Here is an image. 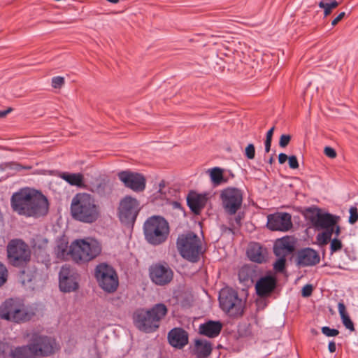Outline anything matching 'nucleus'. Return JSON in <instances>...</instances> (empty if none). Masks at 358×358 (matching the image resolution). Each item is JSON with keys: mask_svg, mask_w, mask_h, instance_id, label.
Segmentation results:
<instances>
[{"mask_svg": "<svg viewBox=\"0 0 358 358\" xmlns=\"http://www.w3.org/2000/svg\"><path fill=\"white\" fill-rule=\"evenodd\" d=\"M8 271L5 266L1 262H0V287L3 286L8 280Z\"/></svg>", "mask_w": 358, "mask_h": 358, "instance_id": "37", "label": "nucleus"}, {"mask_svg": "<svg viewBox=\"0 0 358 358\" xmlns=\"http://www.w3.org/2000/svg\"><path fill=\"white\" fill-rule=\"evenodd\" d=\"M80 275L77 270L69 265L62 266L59 273V287L64 293H70L79 288Z\"/></svg>", "mask_w": 358, "mask_h": 358, "instance_id": "14", "label": "nucleus"}, {"mask_svg": "<svg viewBox=\"0 0 358 358\" xmlns=\"http://www.w3.org/2000/svg\"><path fill=\"white\" fill-rule=\"evenodd\" d=\"M106 188L107 183L104 180H96V183L93 184L91 190L97 194L99 196L103 197L107 194Z\"/></svg>", "mask_w": 358, "mask_h": 358, "instance_id": "34", "label": "nucleus"}, {"mask_svg": "<svg viewBox=\"0 0 358 358\" xmlns=\"http://www.w3.org/2000/svg\"><path fill=\"white\" fill-rule=\"evenodd\" d=\"M273 162H274V158H273V155H271V156L270 157V158L268 159V162L270 164H272L273 163Z\"/></svg>", "mask_w": 358, "mask_h": 358, "instance_id": "58", "label": "nucleus"}, {"mask_svg": "<svg viewBox=\"0 0 358 358\" xmlns=\"http://www.w3.org/2000/svg\"><path fill=\"white\" fill-rule=\"evenodd\" d=\"M31 166H23L17 162H3L0 164V171H4L6 170H14L15 171H21L24 169H31Z\"/></svg>", "mask_w": 358, "mask_h": 358, "instance_id": "33", "label": "nucleus"}, {"mask_svg": "<svg viewBox=\"0 0 358 358\" xmlns=\"http://www.w3.org/2000/svg\"><path fill=\"white\" fill-rule=\"evenodd\" d=\"M322 230L323 231V232L324 234H326V235L329 238H330V239H333L332 238V235L334 234V226L333 227H327V228H324Z\"/></svg>", "mask_w": 358, "mask_h": 358, "instance_id": "48", "label": "nucleus"}, {"mask_svg": "<svg viewBox=\"0 0 358 358\" xmlns=\"http://www.w3.org/2000/svg\"><path fill=\"white\" fill-rule=\"evenodd\" d=\"M173 206L176 208H179V209H182V208L181 203L180 202H178V201H173Z\"/></svg>", "mask_w": 358, "mask_h": 358, "instance_id": "56", "label": "nucleus"}, {"mask_svg": "<svg viewBox=\"0 0 358 358\" xmlns=\"http://www.w3.org/2000/svg\"><path fill=\"white\" fill-rule=\"evenodd\" d=\"M293 227L292 216L286 212H277L267 216L266 227L271 231H288Z\"/></svg>", "mask_w": 358, "mask_h": 358, "instance_id": "17", "label": "nucleus"}, {"mask_svg": "<svg viewBox=\"0 0 358 358\" xmlns=\"http://www.w3.org/2000/svg\"><path fill=\"white\" fill-rule=\"evenodd\" d=\"M13 110L12 108H8L5 110H0V118L6 117L8 113Z\"/></svg>", "mask_w": 358, "mask_h": 358, "instance_id": "53", "label": "nucleus"}, {"mask_svg": "<svg viewBox=\"0 0 358 358\" xmlns=\"http://www.w3.org/2000/svg\"><path fill=\"white\" fill-rule=\"evenodd\" d=\"M208 198L206 194H198L191 190L187 196V205L190 210L196 215H200L206 206Z\"/></svg>", "mask_w": 358, "mask_h": 358, "instance_id": "22", "label": "nucleus"}, {"mask_svg": "<svg viewBox=\"0 0 358 358\" xmlns=\"http://www.w3.org/2000/svg\"><path fill=\"white\" fill-rule=\"evenodd\" d=\"M167 313V306L163 303H159L148 310L144 308L137 310L134 313V323L140 331L152 333L159 327L160 321Z\"/></svg>", "mask_w": 358, "mask_h": 358, "instance_id": "5", "label": "nucleus"}, {"mask_svg": "<svg viewBox=\"0 0 358 358\" xmlns=\"http://www.w3.org/2000/svg\"><path fill=\"white\" fill-rule=\"evenodd\" d=\"M292 139L290 134H282L279 139V146L282 148H286Z\"/></svg>", "mask_w": 358, "mask_h": 358, "instance_id": "42", "label": "nucleus"}, {"mask_svg": "<svg viewBox=\"0 0 358 358\" xmlns=\"http://www.w3.org/2000/svg\"><path fill=\"white\" fill-rule=\"evenodd\" d=\"M350 216L348 217V222L350 224H354L358 221V209L356 206H351L349 209Z\"/></svg>", "mask_w": 358, "mask_h": 358, "instance_id": "38", "label": "nucleus"}, {"mask_svg": "<svg viewBox=\"0 0 358 358\" xmlns=\"http://www.w3.org/2000/svg\"><path fill=\"white\" fill-rule=\"evenodd\" d=\"M107 1L112 3H117L120 0H106Z\"/></svg>", "mask_w": 358, "mask_h": 358, "instance_id": "59", "label": "nucleus"}, {"mask_svg": "<svg viewBox=\"0 0 358 358\" xmlns=\"http://www.w3.org/2000/svg\"><path fill=\"white\" fill-rule=\"evenodd\" d=\"M247 255L253 262L262 264L266 261V249L259 243H251L247 250Z\"/></svg>", "mask_w": 358, "mask_h": 358, "instance_id": "27", "label": "nucleus"}, {"mask_svg": "<svg viewBox=\"0 0 358 358\" xmlns=\"http://www.w3.org/2000/svg\"><path fill=\"white\" fill-rule=\"evenodd\" d=\"M275 131V126H273L266 133V141H272L273 132Z\"/></svg>", "mask_w": 358, "mask_h": 358, "instance_id": "49", "label": "nucleus"}, {"mask_svg": "<svg viewBox=\"0 0 358 358\" xmlns=\"http://www.w3.org/2000/svg\"><path fill=\"white\" fill-rule=\"evenodd\" d=\"M60 178L67 182L72 186H76L78 187H83L84 185V176L80 173H69L62 172L59 175Z\"/></svg>", "mask_w": 358, "mask_h": 358, "instance_id": "29", "label": "nucleus"}, {"mask_svg": "<svg viewBox=\"0 0 358 358\" xmlns=\"http://www.w3.org/2000/svg\"><path fill=\"white\" fill-rule=\"evenodd\" d=\"M94 278L99 287L105 292L112 294L119 286V278L116 270L106 262L99 264L94 269Z\"/></svg>", "mask_w": 358, "mask_h": 358, "instance_id": "11", "label": "nucleus"}, {"mask_svg": "<svg viewBox=\"0 0 358 358\" xmlns=\"http://www.w3.org/2000/svg\"><path fill=\"white\" fill-rule=\"evenodd\" d=\"M217 358H220V355L218 356V357H217Z\"/></svg>", "mask_w": 358, "mask_h": 358, "instance_id": "62", "label": "nucleus"}, {"mask_svg": "<svg viewBox=\"0 0 358 358\" xmlns=\"http://www.w3.org/2000/svg\"><path fill=\"white\" fill-rule=\"evenodd\" d=\"M271 143H272V141L265 140V141H264L265 152L268 153L270 152L271 147Z\"/></svg>", "mask_w": 358, "mask_h": 358, "instance_id": "54", "label": "nucleus"}, {"mask_svg": "<svg viewBox=\"0 0 358 358\" xmlns=\"http://www.w3.org/2000/svg\"><path fill=\"white\" fill-rule=\"evenodd\" d=\"M217 348L219 349V348H222V346L221 345H218Z\"/></svg>", "mask_w": 358, "mask_h": 358, "instance_id": "60", "label": "nucleus"}, {"mask_svg": "<svg viewBox=\"0 0 358 358\" xmlns=\"http://www.w3.org/2000/svg\"><path fill=\"white\" fill-rule=\"evenodd\" d=\"M218 301L222 310L229 316L237 317L243 315L245 303L234 289L228 287L222 288L220 291Z\"/></svg>", "mask_w": 358, "mask_h": 358, "instance_id": "10", "label": "nucleus"}, {"mask_svg": "<svg viewBox=\"0 0 358 358\" xmlns=\"http://www.w3.org/2000/svg\"><path fill=\"white\" fill-rule=\"evenodd\" d=\"M6 345L0 342V358H7V357H11V358H27L28 355L31 353V343L28 345L18 346L14 350H11L8 354L6 350Z\"/></svg>", "mask_w": 358, "mask_h": 358, "instance_id": "28", "label": "nucleus"}, {"mask_svg": "<svg viewBox=\"0 0 358 358\" xmlns=\"http://www.w3.org/2000/svg\"><path fill=\"white\" fill-rule=\"evenodd\" d=\"M328 350H329V352H331V353H334L336 352V343L334 341H331L329 342Z\"/></svg>", "mask_w": 358, "mask_h": 358, "instance_id": "52", "label": "nucleus"}, {"mask_svg": "<svg viewBox=\"0 0 358 358\" xmlns=\"http://www.w3.org/2000/svg\"><path fill=\"white\" fill-rule=\"evenodd\" d=\"M241 216L240 214H238L236 216L235 221H236V224H238V225H241Z\"/></svg>", "mask_w": 358, "mask_h": 358, "instance_id": "57", "label": "nucleus"}, {"mask_svg": "<svg viewBox=\"0 0 358 358\" xmlns=\"http://www.w3.org/2000/svg\"><path fill=\"white\" fill-rule=\"evenodd\" d=\"M143 229L145 241L154 246L165 243L170 233L168 221L160 215L148 217L143 224Z\"/></svg>", "mask_w": 358, "mask_h": 358, "instance_id": "6", "label": "nucleus"}, {"mask_svg": "<svg viewBox=\"0 0 358 358\" xmlns=\"http://www.w3.org/2000/svg\"><path fill=\"white\" fill-rule=\"evenodd\" d=\"M287 160L290 169H296L299 167L297 157L295 155L289 156Z\"/></svg>", "mask_w": 358, "mask_h": 358, "instance_id": "45", "label": "nucleus"}, {"mask_svg": "<svg viewBox=\"0 0 358 358\" xmlns=\"http://www.w3.org/2000/svg\"><path fill=\"white\" fill-rule=\"evenodd\" d=\"M334 231L335 237L338 238V236H340V234L341 233V227L339 225V222H337L336 224H335L334 225Z\"/></svg>", "mask_w": 358, "mask_h": 358, "instance_id": "50", "label": "nucleus"}, {"mask_svg": "<svg viewBox=\"0 0 358 358\" xmlns=\"http://www.w3.org/2000/svg\"><path fill=\"white\" fill-rule=\"evenodd\" d=\"M149 277L155 285L165 286L172 281L173 271L166 262H157L150 266Z\"/></svg>", "mask_w": 358, "mask_h": 358, "instance_id": "15", "label": "nucleus"}, {"mask_svg": "<svg viewBox=\"0 0 358 358\" xmlns=\"http://www.w3.org/2000/svg\"><path fill=\"white\" fill-rule=\"evenodd\" d=\"M167 339L170 345L180 350L188 344L189 335L184 329L175 327L169 331Z\"/></svg>", "mask_w": 358, "mask_h": 358, "instance_id": "21", "label": "nucleus"}, {"mask_svg": "<svg viewBox=\"0 0 358 358\" xmlns=\"http://www.w3.org/2000/svg\"><path fill=\"white\" fill-rule=\"evenodd\" d=\"M208 172L209 173L211 182L214 186H217L227 182V179L224 177V170L222 168L215 166L209 169Z\"/></svg>", "mask_w": 358, "mask_h": 358, "instance_id": "31", "label": "nucleus"}, {"mask_svg": "<svg viewBox=\"0 0 358 358\" xmlns=\"http://www.w3.org/2000/svg\"><path fill=\"white\" fill-rule=\"evenodd\" d=\"M245 156L248 159H253L255 157V147L253 143H249L245 149Z\"/></svg>", "mask_w": 358, "mask_h": 358, "instance_id": "41", "label": "nucleus"}, {"mask_svg": "<svg viewBox=\"0 0 358 358\" xmlns=\"http://www.w3.org/2000/svg\"><path fill=\"white\" fill-rule=\"evenodd\" d=\"M324 153L327 157L331 159H334L337 156L336 150L330 146H326L324 148Z\"/></svg>", "mask_w": 358, "mask_h": 358, "instance_id": "46", "label": "nucleus"}, {"mask_svg": "<svg viewBox=\"0 0 358 358\" xmlns=\"http://www.w3.org/2000/svg\"><path fill=\"white\" fill-rule=\"evenodd\" d=\"M294 258V262L299 268L314 266L320 262L319 252L310 247L297 250Z\"/></svg>", "mask_w": 358, "mask_h": 358, "instance_id": "18", "label": "nucleus"}, {"mask_svg": "<svg viewBox=\"0 0 358 358\" xmlns=\"http://www.w3.org/2000/svg\"><path fill=\"white\" fill-rule=\"evenodd\" d=\"M64 84V78L62 76H55L52 78V87L59 89Z\"/></svg>", "mask_w": 358, "mask_h": 358, "instance_id": "44", "label": "nucleus"}, {"mask_svg": "<svg viewBox=\"0 0 358 358\" xmlns=\"http://www.w3.org/2000/svg\"><path fill=\"white\" fill-rule=\"evenodd\" d=\"M94 350H95L94 355L92 356L90 358H101V355L99 352L98 349L96 348H95Z\"/></svg>", "mask_w": 358, "mask_h": 358, "instance_id": "55", "label": "nucleus"}, {"mask_svg": "<svg viewBox=\"0 0 358 358\" xmlns=\"http://www.w3.org/2000/svg\"><path fill=\"white\" fill-rule=\"evenodd\" d=\"M117 176L125 187L135 192H142L145 189L146 178L142 173L125 170L118 172Z\"/></svg>", "mask_w": 358, "mask_h": 358, "instance_id": "16", "label": "nucleus"}, {"mask_svg": "<svg viewBox=\"0 0 358 358\" xmlns=\"http://www.w3.org/2000/svg\"><path fill=\"white\" fill-rule=\"evenodd\" d=\"M222 327L223 324L220 320H209L199 325V333L201 335L213 338L220 335Z\"/></svg>", "mask_w": 358, "mask_h": 358, "instance_id": "25", "label": "nucleus"}, {"mask_svg": "<svg viewBox=\"0 0 358 358\" xmlns=\"http://www.w3.org/2000/svg\"><path fill=\"white\" fill-rule=\"evenodd\" d=\"M220 200L224 213L235 215L242 206L243 192L238 187H227L221 190Z\"/></svg>", "mask_w": 358, "mask_h": 358, "instance_id": "12", "label": "nucleus"}, {"mask_svg": "<svg viewBox=\"0 0 358 358\" xmlns=\"http://www.w3.org/2000/svg\"><path fill=\"white\" fill-rule=\"evenodd\" d=\"M322 333L327 337H335L339 334V331L336 329L330 328L324 326L321 328Z\"/></svg>", "mask_w": 358, "mask_h": 358, "instance_id": "39", "label": "nucleus"}, {"mask_svg": "<svg viewBox=\"0 0 358 358\" xmlns=\"http://www.w3.org/2000/svg\"><path fill=\"white\" fill-rule=\"evenodd\" d=\"M338 310L344 327L351 331H355L354 323L346 310L345 305L342 301L338 304Z\"/></svg>", "mask_w": 358, "mask_h": 358, "instance_id": "30", "label": "nucleus"}, {"mask_svg": "<svg viewBox=\"0 0 358 358\" xmlns=\"http://www.w3.org/2000/svg\"><path fill=\"white\" fill-rule=\"evenodd\" d=\"M138 200L131 196H124L120 203L118 217L122 224L129 228H133L139 210Z\"/></svg>", "mask_w": 358, "mask_h": 358, "instance_id": "13", "label": "nucleus"}, {"mask_svg": "<svg viewBox=\"0 0 358 358\" xmlns=\"http://www.w3.org/2000/svg\"><path fill=\"white\" fill-rule=\"evenodd\" d=\"M329 243V250L331 255H333L334 253L340 251L343 247L341 240L337 237H334L333 239H331V241H330Z\"/></svg>", "mask_w": 358, "mask_h": 358, "instance_id": "35", "label": "nucleus"}, {"mask_svg": "<svg viewBox=\"0 0 358 358\" xmlns=\"http://www.w3.org/2000/svg\"><path fill=\"white\" fill-rule=\"evenodd\" d=\"M70 210L72 217L83 223H93L100 216L99 206L87 193L76 194L72 199Z\"/></svg>", "mask_w": 358, "mask_h": 358, "instance_id": "4", "label": "nucleus"}, {"mask_svg": "<svg viewBox=\"0 0 358 358\" xmlns=\"http://www.w3.org/2000/svg\"><path fill=\"white\" fill-rule=\"evenodd\" d=\"M339 3L336 0H322L319 2L318 6L320 8L324 9V17L329 16L332 10L337 8Z\"/></svg>", "mask_w": 358, "mask_h": 358, "instance_id": "32", "label": "nucleus"}, {"mask_svg": "<svg viewBox=\"0 0 358 358\" xmlns=\"http://www.w3.org/2000/svg\"><path fill=\"white\" fill-rule=\"evenodd\" d=\"M313 286L311 284H306L302 287L301 296L304 298L309 297L312 295L313 292Z\"/></svg>", "mask_w": 358, "mask_h": 358, "instance_id": "43", "label": "nucleus"}, {"mask_svg": "<svg viewBox=\"0 0 358 358\" xmlns=\"http://www.w3.org/2000/svg\"><path fill=\"white\" fill-rule=\"evenodd\" d=\"M293 242L289 236H285L275 241L273 245V253L275 256L285 257L294 251Z\"/></svg>", "mask_w": 358, "mask_h": 358, "instance_id": "26", "label": "nucleus"}, {"mask_svg": "<svg viewBox=\"0 0 358 358\" xmlns=\"http://www.w3.org/2000/svg\"><path fill=\"white\" fill-rule=\"evenodd\" d=\"M229 230L230 231L233 232V229H231V228H229Z\"/></svg>", "mask_w": 358, "mask_h": 358, "instance_id": "61", "label": "nucleus"}, {"mask_svg": "<svg viewBox=\"0 0 358 358\" xmlns=\"http://www.w3.org/2000/svg\"><path fill=\"white\" fill-rule=\"evenodd\" d=\"M176 248L180 256L192 263L198 262L204 253L200 238L192 231L178 235Z\"/></svg>", "mask_w": 358, "mask_h": 358, "instance_id": "7", "label": "nucleus"}, {"mask_svg": "<svg viewBox=\"0 0 358 358\" xmlns=\"http://www.w3.org/2000/svg\"><path fill=\"white\" fill-rule=\"evenodd\" d=\"M10 206L19 215L38 218L48 214L49 202L41 191L23 187L12 194Z\"/></svg>", "mask_w": 358, "mask_h": 358, "instance_id": "1", "label": "nucleus"}, {"mask_svg": "<svg viewBox=\"0 0 358 358\" xmlns=\"http://www.w3.org/2000/svg\"><path fill=\"white\" fill-rule=\"evenodd\" d=\"M36 316V308L19 298L6 299L0 306V318L15 324H24Z\"/></svg>", "mask_w": 358, "mask_h": 358, "instance_id": "3", "label": "nucleus"}, {"mask_svg": "<svg viewBox=\"0 0 358 358\" xmlns=\"http://www.w3.org/2000/svg\"><path fill=\"white\" fill-rule=\"evenodd\" d=\"M278 259L273 264V269L278 273H282L285 270L286 257L277 256Z\"/></svg>", "mask_w": 358, "mask_h": 358, "instance_id": "36", "label": "nucleus"}, {"mask_svg": "<svg viewBox=\"0 0 358 358\" xmlns=\"http://www.w3.org/2000/svg\"><path fill=\"white\" fill-rule=\"evenodd\" d=\"M53 341L46 336L36 337L31 343V351L34 355L49 356L55 352Z\"/></svg>", "mask_w": 358, "mask_h": 358, "instance_id": "20", "label": "nucleus"}, {"mask_svg": "<svg viewBox=\"0 0 358 358\" xmlns=\"http://www.w3.org/2000/svg\"><path fill=\"white\" fill-rule=\"evenodd\" d=\"M101 245L95 239L87 241L76 240L68 249V243H60L57 245V254L62 257L70 256L77 264H85L97 257L101 252Z\"/></svg>", "mask_w": 358, "mask_h": 358, "instance_id": "2", "label": "nucleus"}, {"mask_svg": "<svg viewBox=\"0 0 358 358\" xmlns=\"http://www.w3.org/2000/svg\"><path fill=\"white\" fill-rule=\"evenodd\" d=\"M277 285V279L275 276L270 271L267 272L264 276H260L257 279L255 283V291L258 296L262 299L271 296L275 290Z\"/></svg>", "mask_w": 358, "mask_h": 358, "instance_id": "19", "label": "nucleus"}, {"mask_svg": "<svg viewBox=\"0 0 358 358\" xmlns=\"http://www.w3.org/2000/svg\"><path fill=\"white\" fill-rule=\"evenodd\" d=\"M345 16V12L340 13L336 17H335L332 22L331 25L333 27L336 26L344 17Z\"/></svg>", "mask_w": 358, "mask_h": 358, "instance_id": "47", "label": "nucleus"}, {"mask_svg": "<svg viewBox=\"0 0 358 358\" xmlns=\"http://www.w3.org/2000/svg\"><path fill=\"white\" fill-rule=\"evenodd\" d=\"M305 220L315 229L333 227L341 220V217L330 213L315 206L306 207L300 210Z\"/></svg>", "mask_w": 358, "mask_h": 358, "instance_id": "8", "label": "nucleus"}, {"mask_svg": "<svg viewBox=\"0 0 358 358\" xmlns=\"http://www.w3.org/2000/svg\"><path fill=\"white\" fill-rule=\"evenodd\" d=\"M261 269L254 264H245L238 271V280L244 285L253 283L261 275Z\"/></svg>", "mask_w": 358, "mask_h": 358, "instance_id": "23", "label": "nucleus"}, {"mask_svg": "<svg viewBox=\"0 0 358 358\" xmlns=\"http://www.w3.org/2000/svg\"><path fill=\"white\" fill-rule=\"evenodd\" d=\"M213 344L210 341L196 338L194 341V346L191 350V354L196 358H208L212 353Z\"/></svg>", "mask_w": 358, "mask_h": 358, "instance_id": "24", "label": "nucleus"}, {"mask_svg": "<svg viewBox=\"0 0 358 358\" xmlns=\"http://www.w3.org/2000/svg\"><path fill=\"white\" fill-rule=\"evenodd\" d=\"M8 262L14 267L24 268L31 261V250L22 239L10 240L6 247Z\"/></svg>", "mask_w": 358, "mask_h": 358, "instance_id": "9", "label": "nucleus"}, {"mask_svg": "<svg viewBox=\"0 0 358 358\" xmlns=\"http://www.w3.org/2000/svg\"><path fill=\"white\" fill-rule=\"evenodd\" d=\"M316 240L320 246L326 245L331 241L323 231L317 234Z\"/></svg>", "mask_w": 358, "mask_h": 358, "instance_id": "40", "label": "nucleus"}, {"mask_svg": "<svg viewBox=\"0 0 358 358\" xmlns=\"http://www.w3.org/2000/svg\"><path fill=\"white\" fill-rule=\"evenodd\" d=\"M288 156L285 153H280L278 155V162L280 164H284L287 159Z\"/></svg>", "mask_w": 358, "mask_h": 358, "instance_id": "51", "label": "nucleus"}]
</instances>
